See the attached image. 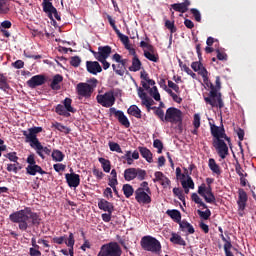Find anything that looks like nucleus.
<instances>
[{"mask_svg": "<svg viewBox=\"0 0 256 256\" xmlns=\"http://www.w3.org/2000/svg\"><path fill=\"white\" fill-rule=\"evenodd\" d=\"M86 69L91 75H97L98 73H101L103 71L101 64H99V62L97 61H87Z\"/></svg>", "mask_w": 256, "mask_h": 256, "instance_id": "6ab92c4d", "label": "nucleus"}, {"mask_svg": "<svg viewBox=\"0 0 256 256\" xmlns=\"http://www.w3.org/2000/svg\"><path fill=\"white\" fill-rule=\"evenodd\" d=\"M191 6L190 0H185L182 3H174L171 5V8L178 13H187L189 11V7Z\"/></svg>", "mask_w": 256, "mask_h": 256, "instance_id": "aec40b11", "label": "nucleus"}, {"mask_svg": "<svg viewBox=\"0 0 256 256\" xmlns=\"http://www.w3.org/2000/svg\"><path fill=\"white\" fill-rule=\"evenodd\" d=\"M136 177L139 181L145 180V177H147V171L141 168H136Z\"/></svg>", "mask_w": 256, "mask_h": 256, "instance_id": "3c124183", "label": "nucleus"}, {"mask_svg": "<svg viewBox=\"0 0 256 256\" xmlns=\"http://www.w3.org/2000/svg\"><path fill=\"white\" fill-rule=\"evenodd\" d=\"M191 199L194 201V203H196V205H200V207H203V209H207V204L204 203L197 193H192Z\"/></svg>", "mask_w": 256, "mask_h": 256, "instance_id": "c03bdc74", "label": "nucleus"}, {"mask_svg": "<svg viewBox=\"0 0 256 256\" xmlns=\"http://www.w3.org/2000/svg\"><path fill=\"white\" fill-rule=\"evenodd\" d=\"M178 224L180 225L181 231L183 232L187 231L189 235H193V233H195V228H193V225H191V223L185 220H182V221L180 220Z\"/></svg>", "mask_w": 256, "mask_h": 256, "instance_id": "c85d7f7f", "label": "nucleus"}, {"mask_svg": "<svg viewBox=\"0 0 256 256\" xmlns=\"http://www.w3.org/2000/svg\"><path fill=\"white\" fill-rule=\"evenodd\" d=\"M98 207L101 211H106L107 213H113L115 211V206L113 205V203L105 199L99 200Z\"/></svg>", "mask_w": 256, "mask_h": 256, "instance_id": "4be33fe9", "label": "nucleus"}, {"mask_svg": "<svg viewBox=\"0 0 256 256\" xmlns=\"http://www.w3.org/2000/svg\"><path fill=\"white\" fill-rule=\"evenodd\" d=\"M165 122L181 125L183 123V112L175 107H170L166 110Z\"/></svg>", "mask_w": 256, "mask_h": 256, "instance_id": "6e6552de", "label": "nucleus"}, {"mask_svg": "<svg viewBox=\"0 0 256 256\" xmlns=\"http://www.w3.org/2000/svg\"><path fill=\"white\" fill-rule=\"evenodd\" d=\"M98 161H99V163H101L104 173L111 172V161H109L108 159H105L103 157L99 158Z\"/></svg>", "mask_w": 256, "mask_h": 256, "instance_id": "58836bf2", "label": "nucleus"}, {"mask_svg": "<svg viewBox=\"0 0 256 256\" xmlns=\"http://www.w3.org/2000/svg\"><path fill=\"white\" fill-rule=\"evenodd\" d=\"M0 89L2 91H7L11 89V86H9V82H7V76L5 74L0 73Z\"/></svg>", "mask_w": 256, "mask_h": 256, "instance_id": "ea45409f", "label": "nucleus"}, {"mask_svg": "<svg viewBox=\"0 0 256 256\" xmlns=\"http://www.w3.org/2000/svg\"><path fill=\"white\" fill-rule=\"evenodd\" d=\"M197 213L204 221H207L211 217V210H209V208H206L205 211L197 210Z\"/></svg>", "mask_w": 256, "mask_h": 256, "instance_id": "49530a36", "label": "nucleus"}, {"mask_svg": "<svg viewBox=\"0 0 256 256\" xmlns=\"http://www.w3.org/2000/svg\"><path fill=\"white\" fill-rule=\"evenodd\" d=\"M9 13V6L5 3V0H0V15H7Z\"/></svg>", "mask_w": 256, "mask_h": 256, "instance_id": "864d4df0", "label": "nucleus"}, {"mask_svg": "<svg viewBox=\"0 0 256 256\" xmlns=\"http://www.w3.org/2000/svg\"><path fill=\"white\" fill-rule=\"evenodd\" d=\"M191 68L196 73L198 72L199 75H201V77L204 79V81L207 80V75L209 72H207V68L203 66V63H201V60L192 62Z\"/></svg>", "mask_w": 256, "mask_h": 256, "instance_id": "a211bd4d", "label": "nucleus"}, {"mask_svg": "<svg viewBox=\"0 0 256 256\" xmlns=\"http://www.w3.org/2000/svg\"><path fill=\"white\" fill-rule=\"evenodd\" d=\"M166 214L175 221V223H181V212L179 210H167Z\"/></svg>", "mask_w": 256, "mask_h": 256, "instance_id": "72a5a7b5", "label": "nucleus"}, {"mask_svg": "<svg viewBox=\"0 0 256 256\" xmlns=\"http://www.w3.org/2000/svg\"><path fill=\"white\" fill-rule=\"evenodd\" d=\"M144 57L148 59V61L159 63V54H155V52L144 50Z\"/></svg>", "mask_w": 256, "mask_h": 256, "instance_id": "4c0bfd02", "label": "nucleus"}, {"mask_svg": "<svg viewBox=\"0 0 256 256\" xmlns=\"http://www.w3.org/2000/svg\"><path fill=\"white\" fill-rule=\"evenodd\" d=\"M193 125L194 129H199L201 127V116H199V114H194Z\"/></svg>", "mask_w": 256, "mask_h": 256, "instance_id": "bf43d9fd", "label": "nucleus"}, {"mask_svg": "<svg viewBox=\"0 0 256 256\" xmlns=\"http://www.w3.org/2000/svg\"><path fill=\"white\" fill-rule=\"evenodd\" d=\"M208 167H209L210 171H212V173H214L215 175H221V173H222L221 167L219 166V164H217L215 159L210 158L208 160Z\"/></svg>", "mask_w": 256, "mask_h": 256, "instance_id": "cd10ccee", "label": "nucleus"}, {"mask_svg": "<svg viewBox=\"0 0 256 256\" xmlns=\"http://www.w3.org/2000/svg\"><path fill=\"white\" fill-rule=\"evenodd\" d=\"M135 199L140 205H149L151 203V193L143 189H136Z\"/></svg>", "mask_w": 256, "mask_h": 256, "instance_id": "4468645a", "label": "nucleus"}, {"mask_svg": "<svg viewBox=\"0 0 256 256\" xmlns=\"http://www.w3.org/2000/svg\"><path fill=\"white\" fill-rule=\"evenodd\" d=\"M52 127H54V129H57V131H60L61 133H65V135H69L71 133V128H69L59 122L53 123Z\"/></svg>", "mask_w": 256, "mask_h": 256, "instance_id": "e433bc0d", "label": "nucleus"}, {"mask_svg": "<svg viewBox=\"0 0 256 256\" xmlns=\"http://www.w3.org/2000/svg\"><path fill=\"white\" fill-rule=\"evenodd\" d=\"M138 95L142 99V105L145 107H152L153 103H155L153 99L147 97V93L143 92V88L138 89Z\"/></svg>", "mask_w": 256, "mask_h": 256, "instance_id": "393cba45", "label": "nucleus"}, {"mask_svg": "<svg viewBox=\"0 0 256 256\" xmlns=\"http://www.w3.org/2000/svg\"><path fill=\"white\" fill-rule=\"evenodd\" d=\"M43 132V127L34 126L29 128L28 131H22L23 136L26 138V141L30 143V146L36 149L37 155L41 157V159H45V155H51V149L49 147H43L39 138H37V134ZM45 153V155H43Z\"/></svg>", "mask_w": 256, "mask_h": 256, "instance_id": "20e7f679", "label": "nucleus"}, {"mask_svg": "<svg viewBox=\"0 0 256 256\" xmlns=\"http://www.w3.org/2000/svg\"><path fill=\"white\" fill-rule=\"evenodd\" d=\"M70 65H72V67H79V65H81V58L79 56L71 57Z\"/></svg>", "mask_w": 256, "mask_h": 256, "instance_id": "4d7b16f0", "label": "nucleus"}, {"mask_svg": "<svg viewBox=\"0 0 256 256\" xmlns=\"http://www.w3.org/2000/svg\"><path fill=\"white\" fill-rule=\"evenodd\" d=\"M154 113L156 117L160 118V121L165 122V111H163L161 107L156 108V111Z\"/></svg>", "mask_w": 256, "mask_h": 256, "instance_id": "13d9d810", "label": "nucleus"}, {"mask_svg": "<svg viewBox=\"0 0 256 256\" xmlns=\"http://www.w3.org/2000/svg\"><path fill=\"white\" fill-rule=\"evenodd\" d=\"M121 159H125L127 165H133V160L139 159V151L135 150L133 153L131 151H126Z\"/></svg>", "mask_w": 256, "mask_h": 256, "instance_id": "5701e85b", "label": "nucleus"}, {"mask_svg": "<svg viewBox=\"0 0 256 256\" xmlns=\"http://www.w3.org/2000/svg\"><path fill=\"white\" fill-rule=\"evenodd\" d=\"M205 85L209 87L210 92L208 93V97H204V101L207 105L211 107H217L218 109H223L225 107V103L223 102V95L221 94V77L216 76L215 85L211 83L209 80L208 74H206V80L203 79Z\"/></svg>", "mask_w": 256, "mask_h": 256, "instance_id": "7ed1b4c3", "label": "nucleus"}, {"mask_svg": "<svg viewBox=\"0 0 256 256\" xmlns=\"http://www.w3.org/2000/svg\"><path fill=\"white\" fill-rule=\"evenodd\" d=\"M224 243H225L224 244V252H225V254L232 253L231 252V247H233V244H231V238H228V240H226Z\"/></svg>", "mask_w": 256, "mask_h": 256, "instance_id": "e2e57ef3", "label": "nucleus"}, {"mask_svg": "<svg viewBox=\"0 0 256 256\" xmlns=\"http://www.w3.org/2000/svg\"><path fill=\"white\" fill-rule=\"evenodd\" d=\"M47 82V78L45 75H35L32 78H30L26 83L30 87V89H36V87H41V85H45Z\"/></svg>", "mask_w": 256, "mask_h": 256, "instance_id": "f3484780", "label": "nucleus"}, {"mask_svg": "<svg viewBox=\"0 0 256 256\" xmlns=\"http://www.w3.org/2000/svg\"><path fill=\"white\" fill-rule=\"evenodd\" d=\"M12 223H18L20 231H27L31 227H39L41 225V216L37 212H33L31 207H25L9 215Z\"/></svg>", "mask_w": 256, "mask_h": 256, "instance_id": "f257e3e1", "label": "nucleus"}, {"mask_svg": "<svg viewBox=\"0 0 256 256\" xmlns=\"http://www.w3.org/2000/svg\"><path fill=\"white\" fill-rule=\"evenodd\" d=\"M238 201L247 202V192H245V190H239Z\"/></svg>", "mask_w": 256, "mask_h": 256, "instance_id": "338daca9", "label": "nucleus"}, {"mask_svg": "<svg viewBox=\"0 0 256 256\" xmlns=\"http://www.w3.org/2000/svg\"><path fill=\"white\" fill-rule=\"evenodd\" d=\"M65 245L69 247V255L74 256L75 252L73 250V247L75 246V236L72 232L69 233L68 241H65Z\"/></svg>", "mask_w": 256, "mask_h": 256, "instance_id": "473e14b6", "label": "nucleus"}, {"mask_svg": "<svg viewBox=\"0 0 256 256\" xmlns=\"http://www.w3.org/2000/svg\"><path fill=\"white\" fill-rule=\"evenodd\" d=\"M90 53H92L97 61H101L103 59H109L112 53V48L109 45L100 46L98 47V52L90 49Z\"/></svg>", "mask_w": 256, "mask_h": 256, "instance_id": "f8f14e48", "label": "nucleus"}, {"mask_svg": "<svg viewBox=\"0 0 256 256\" xmlns=\"http://www.w3.org/2000/svg\"><path fill=\"white\" fill-rule=\"evenodd\" d=\"M142 65L143 64L141 63V60H139V56H135L132 58V65L128 69L133 73H137V71H141Z\"/></svg>", "mask_w": 256, "mask_h": 256, "instance_id": "c756f323", "label": "nucleus"}, {"mask_svg": "<svg viewBox=\"0 0 256 256\" xmlns=\"http://www.w3.org/2000/svg\"><path fill=\"white\" fill-rule=\"evenodd\" d=\"M76 91L80 97L89 98L93 94V87L88 83L80 82L77 84Z\"/></svg>", "mask_w": 256, "mask_h": 256, "instance_id": "dca6fc26", "label": "nucleus"}, {"mask_svg": "<svg viewBox=\"0 0 256 256\" xmlns=\"http://www.w3.org/2000/svg\"><path fill=\"white\" fill-rule=\"evenodd\" d=\"M138 151L140 155L145 159L148 163H153V153L147 147H138Z\"/></svg>", "mask_w": 256, "mask_h": 256, "instance_id": "b1692460", "label": "nucleus"}, {"mask_svg": "<svg viewBox=\"0 0 256 256\" xmlns=\"http://www.w3.org/2000/svg\"><path fill=\"white\" fill-rule=\"evenodd\" d=\"M153 147H154L155 149H158V150H157V153H158V154L163 153V142H161V140L155 139L154 142H153Z\"/></svg>", "mask_w": 256, "mask_h": 256, "instance_id": "5fc2aeb1", "label": "nucleus"}, {"mask_svg": "<svg viewBox=\"0 0 256 256\" xmlns=\"http://www.w3.org/2000/svg\"><path fill=\"white\" fill-rule=\"evenodd\" d=\"M60 83H63V77L61 74H56L50 84L52 91H59L61 89Z\"/></svg>", "mask_w": 256, "mask_h": 256, "instance_id": "a878e982", "label": "nucleus"}, {"mask_svg": "<svg viewBox=\"0 0 256 256\" xmlns=\"http://www.w3.org/2000/svg\"><path fill=\"white\" fill-rule=\"evenodd\" d=\"M51 157H52L53 161L61 163V161H63V159H65V154H63V152H61V150H53Z\"/></svg>", "mask_w": 256, "mask_h": 256, "instance_id": "79ce46f5", "label": "nucleus"}, {"mask_svg": "<svg viewBox=\"0 0 256 256\" xmlns=\"http://www.w3.org/2000/svg\"><path fill=\"white\" fill-rule=\"evenodd\" d=\"M42 7H43L44 13H48V17L51 19L53 17V11L54 9H56L55 6H53V3L42 2Z\"/></svg>", "mask_w": 256, "mask_h": 256, "instance_id": "f704fd0d", "label": "nucleus"}, {"mask_svg": "<svg viewBox=\"0 0 256 256\" xmlns=\"http://www.w3.org/2000/svg\"><path fill=\"white\" fill-rule=\"evenodd\" d=\"M96 100L99 105H102V107H106L107 109H109V107H113V105H115V93L110 90L104 94L97 95Z\"/></svg>", "mask_w": 256, "mask_h": 256, "instance_id": "1a4fd4ad", "label": "nucleus"}, {"mask_svg": "<svg viewBox=\"0 0 256 256\" xmlns=\"http://www.w3.org/2000/svg\"><path fill=\"white\" fill-rule=\"evenodd\" d=\"M53 169L56 173H61V171H65V169H67V166L65 164L58 163L53 165Z\"/></svg>", "mask_w": 256, "mask_h": 256, "instance_id": "680f3d73", "label": "nucleus"}, {"mask_svg": "<svg viewBox=\"0 0 256 256\" xmlns=\"http://www.w3.org/2000/svg\"><path fill=\"white\" fill-rule=\"evenodd\" d=\"M209 125L210 133L213 137L212 145L216 153H218L220 159H227V155H229V146H227V143L231 145V138L225 133L223 124L217 126L210 122ZM225 141H227V143H225Z\"/></svg>", "mask_w": 256, "mask_h": 256, "instance_id": "f03ea898", "label": "nucleus"}, {"mask_svg": "<svg viewBox=\"0 0 256 256\" xmlns=\"http://www.w3.org/2000/svg\"><path fill=\"white\" fill-rule=\"evenodd\" d=\"M55 113H57V115H61L62 117H71V113H69L67 108L62 104H58L56 106Z\"/></svg>", "mask_w": 256, "mask_h": 256, "instance_id": "c9c22d12", "label": "nucleus"}, {"mask_svg": "<svg viewBox=\"0 0 256 256\" xmlns=\"http://www.w3.org/2000/svg\"><path fill=\"white\" fill-rule=\"evenodd\" d=\"M110 115H114L115 119L125 127L129 129L131 127V122H129V118L126 117L125 113L121 110H117L116 108H110Z\"/></svg>", "mask_w": 256, "mask_h": 256, "instance_id": "ddd939ff", "label": "nucleus"}, {"mask_svg": "<svg viewBox=\"0 0 256 256\" xmlns=\"http://www.w3.org/2000/svg\"><path fill=\"white\" fill-rule=\"evenodd\" d=\"M190 13H192L195 21H197V23H201V12H199V10L197 8H192L190 9Z\"/></svg>", "mask_w": 256, "mask_h": 256, "instance_id": "6e6d98bb", "label": "nucleus"}, {"mask_svg": "<svg viewBox=\"0 0 256 256\" xmlns=\"http://www.w3.org/2000/svg\"><path fill=\"white\" fill-rule=\"evenodd\" d=\"M6 159H9V161H12V163H16L19 165V157L17 156V152H10L6 155H4Z\"/></svg>", "mask_w": 256, "mask_h": 256, "instance_id": "de8ad7c7", "label": "nucleus"}, {"mask_svg": "<svg viewBox=\"0 0 256 256\" xmlns=\"http://www.w3.org/2000/svg\"><path fill=\"white\" fill-rule=\"evenodd\" d=\"M128 115L135 117L136 119H141L143 117L141 109L138 105H131L127 110Z\"/></svg>", "mask_w": 256, "mask_h": 256, "instance_id": "bb28decb", "label": "nucleus"}, {"mask_svg": "<svg viewBox=\"0 0 256 256\" xmlns=\"http://www.w3.org/2000/svg\"><path fill=\"white\" fill-rule=\"evenodd\" d=\"M107 19L113 31H115L118 39H120L121 43H123V45L125 46V49H131V45L129 44L130 43L129 36L121 33L119 28H117V25H115V20L113 19V17H111V15H107Z\"/></svg>", "mask_w": 256, "mask_h": 256, "instance_id": "9d476101", "label": "nucleus"}, {"mask_svg": "<svg viewBox=\"0 0 256 256\" xmlns=\"http://www.w3.org/2000/svg\"><path fill=\"white\" fill-rule=\"evenodd\" d=\"M235 171L237 175H239V177H245V174H243L244 172L243 167H241V164H239V162L235 164Z\"/></svg>", "mask_w": 256, "mask_h": 256, "instance_id": "774afa93", "label": "nucleus"}, {"mask_svg": "<svg viewBox=\"0 0 256 256\" xmlns=\"http://www.w3.org/2000/svg\"><path fill=\"white\" fill-rule=\"evenodd\" d=\"M150 95H152L155 101H161V94H159V90L157 89V86L152 87V89L150 90Z\"/></svg>", "mask_w": 256, "mask_h": 256, "instance_id": "603ef678", "label": "nucleus"}, {"mask_svg": "<svg viewBox=\"0 0 256 256\" xmlns=\"http://www.w3.org/2000/svg\"><path fill=\"white\" fill-rule=\"evenodd\" d=\"M109 149L110 151H115L116 153H123V150L121 149V146L117 142H109Z\"/></svg>", "mask_w": 256, "mask_h": 256, "instance_id": "09e8293b", "label": "nucleus"}, {"mask_svg": "<svg viewBox=\"0 0 256 256\" xmlns=\"http://www.w3.org/2000/svg\"><path fill=\"white\" fill-rule=\"evenodd\" d=\"M140 47L148 49V51H150L151 53H155V47H153V45H151L145 41L140 42Z\"/></svg>", "mask_w": 256, "mask_h": 256, "instance_id": "052dcab7", "label": "nucleus"}, {"mask_svg": "<svg viewBox=\"0 0 256 256\" xmlns=\"http://www.w3.org/2000/svg\"><path fill=\"white\" fill-rule=\"evenodd\" d=\"M171 243L174 245H181L182 247H185L187 245V242L181 237V235L177 233H172V236L170 238Z\"/></svg>", "mask_w": 256, "mask_h": 256, "instance_id": "2f4dec72", "label": "nucleus"}, {"mask_svg": "<svg viewBox=\"0 0 256 256\" xmlns=\"http://www.w3.org/2000/svg\"><path fill=\"white\" fill-rule=\"evenodd\" d=\"M65 179L68 187L77 188L78 185H81V176L73 172V168L70 169V173L65 174Z\"/></svg>", "mask_w": 256, "mask_h": 256, "instance_id": "2eb2a0df", "label": "nucleus"}, {"mask_svg": "<svg viewBox=\"0 0 256 256\" xmlns=\"http://www.w3.org/2000/svg\"><path fill=\"white\" fill-rule=\"evenodd\" d=\"M26 173L27 175H32V176L37 175V173H39L40 175H47V172L37 164L28 165L26 167Z\"/></svg>", "mask_w": 256, "mask_h": 256, "instance_id": "412c9836", "label": "nucleus"}, {"mask_svg": "<svg viewBox=\"0 0 256 256\" xmlns=\"http://www.w3.org/2000/svg\"><path fill=\"white\" fill-rule=\"evenodd\" d=\"M183 189H195V182H193V178L187 175V180H182Z\"/></svg>", "mask_w": 256, "mask_h": 256, "instance_id": "37998d69", "label": "nucleus"}, {"mask_svg": "<svg viewBox=\"0 0 256 256\" xmlns=\"http://www.w3.org/2000/svg\"><path fill=\"white\" fill-rule=\"evenodd\" d=\"M64 108H66V111H68V113H76V109L73 108V106H71V104L73 103V100L71 98H65L64 99Z\"/></svg>", "mask_w": 256, "mask_h": 256, "instance_id": "a18cd8bd", "label": "nucleus"}, {"mask_svg": "<svg viewBox=\"0 0 256 256\" xmlns=\"http://www.w3.org/2000/svg\"><path fill=\"white\" fill-rule=\"evenodd\" d=\"M198 195L203 197L206 203H215L217 199L215 198V194H213V189L211 186L206 187L205 184H202L198 187Z\"/></svg>", "mask_w": 256, "mask_h": 256, "instance_id": "9b49d317", "label": "nucleus"}, {"mask_svg": "<svg viewBox=\"0 0 256 256\" xmlns=\"http://www.w3.org/2000/svg\"><path fill=\"white\" fill-rule=\"evenodd\" d=\"M112 61L116 64H112V69L116 75H119L120 77H123L125 73H129L127 71V63H129L128 59H123V56L119 53H115L112 56Z\"/></svg>", "mask_w": 256, "mask_h": 256, "instance_id": "423d86ee", "label": "nucleus"}, {"mask_svg": "<svg viewBox=\"0 0 256 256\" xmlns=\"http://www.w3.org/2000/svg\"><path fill=\"white\" fill-rule=\"evenodd\" d=\"M137 178V168H127L124 171V179L125 181H133V179Z\"/></svg>", "mask_w": 256, "mask_h": 256, "instance_id": "7c9ffc66", "label": "nucleus"}, {"mask_svg": "<svg viewBox=\"0 0 256 256\" xmlns=\"http://www.w3.org/2000/svg\"><path fill=\"white\" fill-rule=\"evenodd\" d=\"M155 178L153 179L154 183L161 182L165 177V174L161 171H157L154 173Z\"/></svg>", "mask_w": 256, "mask_h": 256, "instance_id": "0e129e2a", "label": "nucleus"}, {"mask_svg": "<svg viewBox=\"0 0 256 256\" xmlns=\"http://www.w3.org/2000/svg\"><path fill=\"white\" fill-rule=\"evenodd\" d=\"M140 243L144 251H150V253H160L161 251V242L153 236L142 237Z\"/></svg>", "mask_w": 256, "mask_h": 256, "instance_id": "0eeeda50", "label": "nucleus"}, {"mask_svg": "<svg viewBox=\"0 0 256 256\" xmlns=\"http://www.w3.org/2000/svg\"><path fill=\"white\" fill-rule=\"evenodd\" d=\"M165 27L166 29H169L170 33H176L177 32V27H175V21L171 20H165Z\"/></svg>", "mask_w": 256, "mask_h": 256, "instance_id": "8fccbe9b", "label": "nucleus"}, {"mask_svg": "<svg viewBox=\"0 0 256 256\" xmlns=\"http://www.w3.org/2000/svg\"><path fill=\"white\" fill-rule=\"evenodd\" d=\"M168 87L170 89H173V91H175V93H181V89L179 88V85L175 84L171 80H168Z\"/></svg>", "mask_w": 256, "mask_h": 256, "instance_id": "69168bd1", "label": "nucleus"}, {"mask_svg": "<svg viewBox=\"0 0 256 256\" xmlns=\"http://www.w3.org/2000/svg\"><path fill=\"white\" fill-rule=\"evenodd\" d=\"M123 255V250L121 249V246L117 242H109L106 244H103L100 247V250L97 254V256H121Z\"/></svg>", "mask_w": 256, "mask_h": 256, "instance_id": "39448f33", "label": "nucleus"}, {"mask_svg": "<svg viewBox=\"0 0 256 256\" xmlns=\"http://www.w3.org/2000/svg\"><path fill=\"white\" fill-rule=\"evenodd\" d=\"M122 191L126 199H129L130 197H132L133 193H135V189H133V186H131V184H124L122 187Z\"/></svg>", "mask_w": 256, "mask_h": 256, "instance_id": "a19ab883", "label": "nucleus"}]
</instances>
